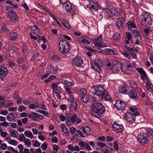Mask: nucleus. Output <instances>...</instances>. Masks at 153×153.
<instances>
[{
    "mask_svg": "<svg viewBox=\"0 0 153 153\" xmlns=\"http://www.w3.org/2000/svg\"><path fill=\"white\" fill-rule=\"evenodd\" d=\"M92 112L91 115L97 118H100L101 116L99 114H103L105 111V107L99 102H97L92 104L91 106Z\"/></svg>",
    "mask_w": 153,
    "mask_h": 153,
    "instance_id": "nucleus-1",
    "label": "nucleus"
},
{
    "mask_svg": "<svg viewBox=\"0 0 153 153\" xmlns=\"http://www.w3.org/2000/svg\"><path fill=\"white\" fill-rule=\"evenodd\" d=\"M91 91L94 94L99 96V100H102L103 99V97L106 93V90L101 85L92 87Z\"/></svg>",
    "mask_w": 153,
    "mask_h": 153,
    "instance_id": "nucleus-2",
    "label": "nucleus"
},
{
    "mask_svg": "<svg viewBox=\"0 0 153 153\" xmlns=\"http://www.w3.org/2000/svg\"><path fill=\"white\" fill-rule=\"evenodd\" d=\"M71 45L66 40H61L59 42V50L62 53H66L70 50Z\"/></svg>",
    "mask_w": 153,
    "mask_h": 153,
    "instance_id": "nucleus-3",
    "label": "nucleus"
},
{
    "mask_svg": "<svg viewBox=\"0 0 153 153\" xmlns=\"http://www.w3.org/2000/svg\"><path fill=\"white\" fill-rule=\"evenodd\" d=\"M121 69L124 74L129 75L132 72V70L131 68V65L128 63H122L121 65Z\"/></svg>",
    "mask_w": 153,
    "mask_h": 153,
    "instance_id": "nucleus-4",
    "label": "nucleus"
},
{
    "mask_svg": "<svg viewBox=\"0 0 153 153\" xmlns=\"http://www.w3.org/2000/svg\"><path fill=\"white\" fill-rule=\"evenodd\" d=\"M148 135L143 132H141L137 136V140L138 141L143 145L145 144L148 141L147 139Z\"/></svg>",
    "mask_w": 153,
    "mask_h": 153,
    "instance_id": "nucleus-5",
    "label": "nucleus"
},
{
    "mask_svg": "<svg viewBox=\"0 0 153 153\" xmlns=\"http://www.w3.org/2000/svg\"><path fill=\"white\" fill-rule=\"evenodd\" d=\"M95 66L93 65L92 68L98 73H100L101 71V68L102 63V61L98 58H96L94 60Z\"/></svg>",
    "mask_w": 153,
    "mask_h": 153,
    "instance_id": "nucleus-6",
    "label": "nucleus"
},
{
    "mask_svg": "<svg viewBox=\"0 0 153 153\" xmlns=\"http://www.w3.org/2000/svg\"><path fill=\"white\" fill-rule=\"evenodd\" d=\"M106 10L105 12L106 16L108 18H110L113 16H118L122 13V10Z\"/></svg>",
    "mask_w": 153,
    "mask_h": 153,
    "instance_id": "nucleus-7",
    "label": "nucleus"
},
{
    "mask_svg": "<svg viewBox=\"0 0 153 153\" xmlns=\"http://www.w3.org/2000/svg\"><path fill=\"white\" fill-rule=\"evenodd\" d=\"M136 116L131 112H127L125 115V119L129 123H132L135 121V117Z\"/></svg>",
    "mask_w": 153,
    "mask_h": 153,
    "instance_id": "nucleus-8",
    "label": "nucleus"
},
{
    "mask_svg": "<svg viewBox=\"0 0 153 153\" xmlns=\"http://www.w3.org/2000/svg\"><path fill=\"white\" fill-rule=\"evenodd\" d=\"M114 106L117 109L122 111L124 110L126 107L125 103L123 101L120 100L117 101Z\"/></svg>",
    "mask_w": 153,
    "mask_h": 153,
    "instance_id": "nucleus-9",
    "label": "nucleus"
},
{
    "mask_svg": "<svg viewBox=\"0 0 153 153\" xmlns=\"http://www.w3.org/2000/svg\"><path fill=\"white\" fill-rule=\"evenodd\" d=\"M8 73L7 68L4 66L0 65V78L5 77Z\"/></svg>",
    "mask_w": 153,
    "mask_h": 153,
    "instance_id": "nucleus-10",
    "label": "nucleus"
},
{
    "mask_svg": "<svg viewBox=\"0 0 153 153\" xmlns=\"http://www.w3.org/2000/svg\"><path fill=\"white\" fill-rule=\"evenodd\" d=\"M87 7L88 8H92L94 10H99L101 9L99 6L98 3L93 0H91L90 1L89 4L87 5Z\"/></svg>",
    "mask_w": 153,
    "mask_h": 153,
    "instance_id": "nucleus-11",
    "label": "nucleus"
},
{
    "mask_svg": "<svg viewBox=\"0 0 153 153\" xmlns=\"http://www.w3.org/2000/svg\"><path fill=\"white\" fill-rule=\"evenodd\" d=\"M73 65L77 67H79L83 63V61L82 59L79 57H76L73 60Z\"/></svg>",
    "mask_w": 153,
    "mask_h": 153,
    "instance_id": "nucleus-12",
    "label": "nucleus"
},
{
    "mask_svg": "<svg viewBox=\"0 0 153 153\" xmlns=\"http://www.w3.org/2000/svg\"><path fill=\"white\" fill-rule=\"evenodd\" d=\"M112 126L114 130L117 133L122 132L123 131L124 128L123 126L119 125L116 122H114Z\"/></svg>",
    "mask_w": 153,
    "mask_h": 153,
    "instance_id": "nucleus-13",
    "label": "nucleus"
},
{
    "mask_svg": "<svg viewBox=\"0 0 153 153\" xmlns=\"http://www.w3.org/2000/svg\"><path fill=\"white\" fill-rule=\"evenodd\" d=\"M8 15L12 21L16 22L17 20L18 17L17 14L15 13L10 11L8 12Z\"/></svg>",
    "mask_w": 153,
    "mask_h": 153,
    "instance_id": "nucleus-14",
    "label": "nucleus"
},
{
    "mask_svg": "<svg viewBox=\"0 0 153 153\" xmlns=\"http://www.w3.org/2000/svg\"><path fill=\"white\" fill-rule=\"evenodd\" d=\"M128 89V85H123L120 86L119 91L121 93L124 94L127 91Z\"/></svg>",
    "mask_w": 153,
    "mask_h": 153,
    "instance_id": "nucleus-15",
    "label": "nucleus"
},
{
    "mask_svg": "<svg viewBox=\"0 0 153 153\" xmlns=\"http://www.w3.org/2000/svg\"><path fill=\"white\" fill-rule=\"evenodd\" d=\"M121 64H114L112 66V70L113 72L115 73H117L118 71H119L121 68Z\"/></svg>",
    "mask_w": 153,
    "mask_h": 153,
    "instance_id": "nucleus-16",
    "label": "nucleus"
},
{
    "mask_svg": "<svg viewBox=\"0 0 153 153\" xmlns=\"http://www.w3.org/2000/svg\"><path fill=\"white\" fill-rule=\"evenodd\" d=\"M129 96L133 100H137L138 98V96L136 92L133 90H131L129 92Z\"/></svg>",
    "mask_w": 153,
    "mask_h": 153,
    "instance_id": "nucleus-17",
    "label": "nucleus"
},
{
    "mask_svg": "<svg viewBox=\"0 0 153 153\" xmlns=\"http://www.w3.org/2000/svg\"><path fill=\"white\" fill-rule=\"evenodd\" d=\"M136 70H137L140 74L143 75V76L147 79V82H149V80L147 77V76L146 75L145 72L142 68H136Z\"/></svg>",
    "mask_w": 153,
    "mask_h": 153,
    "instance_id": "nucleus-18",
    "label": "nucleus"
},
{
    "mask_svg": "<svg viewBox=\"0 0 153 153\" xmlns=\"http://www.w3.org/2000/svg\"><path fill=\"white\" fill-rule=\"evenodd\" d=\"M124 19L122 18H120L117 19L116 22L117 26L119 28L122 27V25L124 23Z\"/></svg>",
    "mask_w": 153,
    "mask_h": 153,
    "instance_id": "nucleus-19",
    "label": "nucleus"
},
{
    "mask_svg": "<svg viewBox=\"0 0 153 153\" xmlns=\"http://www.w3.org/2000/svg\"><path fill=\"white\" fill-rule=\"evenodd\" d=\"M30 29L34 34H37L39 33V29L36 25H34V26L30 27Z\"/></svg>",
    "mask_w": 153,
    "mask_h": 153,
    "instance_id": "nucleus-20",
    "label": "nucleus"
},
{
    "mask_svg": "<svg viewBox=\"0 0 153 153\" xmlns=\"http://www.w3.org/2000/svg\"><path fill=\"white\" fill-rule=\"evenodd\" d=\"M129 110L133 112V113H132L134 115L137 116L140 114V113L139 111H138L137 109V108L130 107L129 108Z\"/></svg>",
    "mask_w": 153,
    "mask_h": 153,
    "instance_id": "nucleus-21",
    "label": "nucleus"
},
{
    "mask_svg": "<svg viewBox=\"0 0 153 153\" xmlns=\"http://www.w3.org/2000/svg\"><path fill=\"white\" fill-rule=\"evenodd\" d=\"M62 4L63 7H65L66 10H71V4L70 2L67 1Z\"/></svg>",
    "mask_w": 153,
    "mask_h": 153,
    "instance_id": "nucleus-22",
    "label": "nucleus"
},
{
    "mask_svg": "<svg viewBox=\"0 0 153 153\" xmlns=\"http://www.w3.org/2000/svg\"><path fill=\"white\" fill-rule=\"evenodd\" d=\"M77 107V104L75 101H73L71 102L70 107V110L73 111L76 110Z\"/></svg>",
    "mask_w": 153,
    "mask_h": 153,
    "instance_id": "nucleus-23",
    "label": "nucleus"
},
{
    "mask_svg": "<svg viewBox=\"0 0 153 153\" xmlns=\"http://www.w3.org/2000/svg\"><path fill=\"white\" fill-rule=\"evenodd\" d=\"M81 99L82 101L84 103H87L90 100L89 95H86L81 96Z\"/></svg>",
    "mask_w": 153,
    "mask_h": 153,
    "instance_id": "nucleus-24",
    "label": "nucleus"
},
{
    "mask_svg": "<svg viewBox=\"0 0 153 153\" xmlns=\"http://www.w3.org/2000/svg\"><path fill=\"white\" fill-rule=\"evenodd\" d=\"M83 131H84L85 134L88 135L91 134V128L88 126H85L84 128Z\"/></svg>",
    "mask_w": 153,
    "mask_h": 153,
    "instance_id": "nucleus-25",
    "label": "nucleus"
},
{
    "mask_svg": "<svg viewBox=\"0 0 153 153\" xmlns=\"http://www.w3.org/2000/svg\"><path fill=\"white\" fill-rule=\"evenodd\" d=\"M18 34L17 33L12 32L10 33V39L13 40H15L18 37Z\"/></svg>",
    "mask_w": 153,
    "mask_h": 153,
    "instance_id": "nucleus-26",
    "label": "nucleus"
},
{
    "mask_svg": "<svg viewBox=\"0 0 153 153\" xmlns=\"http://www.w3.org/2000/svg\"><path fill=\"white\" fill-rule=\"evenodd\" d=\"M125 48L129 51L131 52H133V53H135V52H137L138 51L135 49H134L133 48H130L127 45H125L124 46Z\"/></svg>",
    "mask_w": 153,
    "mask_h": 153,
    "instance_id": "nucleus-27",
    "label": "nucleus"
},
{
    "mask_svg": "<svg viewBox=\"0 0 153 153\" xmlns=\"http://www.w3.org/2000/svg\"><path fill=\"white\" fill-rule=\"evenodd\" d=\"M10 132L12 137H16L18 136V134L16 130H13V129H11Z\"/></svg>",
    "mask_w": 153,
    "mask_h": 153,
    "instance_id": "nucleus-28",
    "label": "nucleus"
},
{
    "mask_svg": "<svg viewBox=\"0 0 153 153\" xmlns=\"http://www.w3.org/2000/svg\"><path fill=\"white\" fill-rule=\"evenodd\" d=\"M132 35L133 36L135 37H138L139 36H140L139 32L137 30H133L131 32Z\"/></svg>",
    "mask_w": 153,
    "mask_h": 153,
    "instance_id": "nucleus-29",
    "label": "nucleus"
},
{
    "mask_svg": "<svg viewBox=\"0 0 153 153\" xmlns=\"http://www.w3.org/2000/svg\"><path fill=\"white\" fill-rule=\"evenodd\" d=\"M142 17V19H143V20L144 21L146 19L150 17V16L148 12H144L143 13Z\"/></svg>",
    "mask_w": 153,
    "mask_h": 153,
    "instance_id": "nucleus-30",
    "label": "nucleus"
},
{
    "mask_svg": "<svg viewBox=\"0 0 153 153\" xmlns=\"http://www.w3.org/2000/svg\"><path fill=\"white\" fill-rule=\"evenodd\" d=\"M113 38L114 39L117 40L120 39L121 36L120 33L118 32H117L114 34Z\"/></svg>",
    "mask_w": 153,
    "mask_h": 153,
    "instance_id": "nucleus-31",
    "label": "nucleus"
},
{
    "mask_svg": "<svg viewBox=\"0 0 153 153\" xmlns=\"http://www.w3.org/2000/svg\"><path fill=\"white\" fill-rule=\"evenodd\" d=\"M79 93V94L81 95V96H84L87 94V91L85 89L82 88L80 90Z\"/></svg>",
    "mask_w": 153,
    "mask_h": 153,
    "instance_id": "nucleus-32",
    "label": "nucleus"
},
{
    "mask_svg": "<svg viewBox=\"0 0 153 153\" xmlns=\"http://www.w3.org/2000/svg\"><path fill=\"white\" fill-rule=\"evenodd\" d=\"M61 22L65 27L68 29H70V26L67 22L64 20H61Z\"/></svg>",
    "mask_w": 153,
    "mask_h": 153,
    "instance_id": "nucleus-33",
    "label": "nucleus"
},
{
    "mask_svg": "<svg viewBox=\"0 0 153 153\" xmlns=\"http://www.w3.org/2000/svg\"><path fill=\"white\" fill-rule=\"evenodd\" d=\"M25 134L26 136L30 138H32L33 137V136L32 132L29 131H26L25 132Z\"/></svg>",
    "mask_w": 153,
    "mask_h": 153,
    "instance_id": "nucleus-34",
    "label": "nucleus"
},
{
    "mask_svg": "<svg viewBox=\"0 0 153 153\" xmlns=\"http://www.w3.org/2000/svg\"><path fill=\"white\" fill-rule=\"evenodd\" d=\"M58 84H56V83H53L52 84V86H53V92L55 93H57V92L56 91L58 90Z\"/></svg>",
    "mask_w": 153,
    "mask_h": 153,
    "instance_id": "nucleus-35",
    "label": "nucleus"
},
{
    "mask_svg": "<svg viewBox=\"0 0 153 153\" xmlns=\"http://www.w3.org/2000/svg\"><path fill=\"white\" fill-rule=\"evenodd\" d=\"M25 143V145L27 146L28 147H30L31 146V143L30 140L27 138L25 139L24 141Z\"/></svg>",
    "mask_w": 153,
    "mask_h": 153,
    "instance_id": "nucleus-36",
    "label": "nucleus"
},
{
    "mask_svg": "<svg viewBox=\"0 0 153 153\" xmlns=\"http://www.w3.org/2000/svg\"><path fill=\"white\" fill-rule=\"evenodd\" d=\"M130 84L132 88L135 89L137 88V84L134 81H130Z\"/></svg>",
    "mask_w": 153,
    "mask_h": 153,
    "instance_id": "nucleus-37",
    "label": "nucleus"
},
{
    "mask_svg": "<svg viewBox=\"0 0 153 153\" xmlns=\"http://www.w3.org/2000/svg\"><path fill=\"white\" fill-rule=\"evenodd\" d=\"M77 117V115L76 114H73V116L71 118L70 120L72 123H73L75 122Z\"/></svg>",
    "mask_w": 153,
    "mask_h": 153,
    "instance_id": "nucleus-38",
    "label": "nucleus"
},
{
    "mask_svg": "<svg viewBox=\"0 0 153 153\" xmlns=\"http://www.w3.org/2000/svg\"><path fill=\"white\" fill-rule=\"evenodd\" d=\"M47 71L49 73H54V69L51 66H48L47 69Z\"/></svg>",
    "mask_w": 153,
    "mask_h": 153,
    "instance_id": "nucleus-39",
    "label": "nucleus"
},
{
    "mask_svg": "<svg viewBox=\"0 0 153 153\" xmlns=\"http://www.w3.org/2000/svg\"><path fill=\"white\" fill-rule=\"evenodd\" d=\"M143 22L147 25H150L151 23V19L150 17L148 18L147 19H146L143 21Z\"/></svg>",
    "mask_w": 153,
    "mask_h": 153,
    "instance_id": "nucleus-40",
    "label": "nucleus"
},
{
    "mask_svg": "<svg viewBox=\"0 0 153 153\" xmlns=\"http://www.w3.org/2000/svg\"><path fill=\"white\" fill-rule=\"evenodd\" d=\"M84 46L86 48L91 51L93 53H94L95 52V51L93 49L91 48L90 46L87 45L86 44H84Z\"/></svg>",
    "mask_w": 153,
    "mask_h": 153,
    "instance_id": "nucleus-41",
    "label": "nucleus"
},
{
    "mask_svg": "<svg viewBox=\"0 0 153 153\" xmlns=\"http://www.w3.org/2000/svg\"><path fill=\"white\" fill-rule=\"evenodd\" d=\"M143 32L145 33L146 36H148L150 33L152 32V31L149 28H145Z\"/></svg>",
    "mask_w": 153,
    "mask_h": 153,
    "instance_id": "nucleus-42",
    "label": "nucleus"
},
{
    "mask_svg": "<svg viewBox=\"0 0 153 153\" xmlns=\"http://www.w3.org/2000/svg\"><path fill=\"white\" fill-rule=\"evenodd\" d=\"M1 31L2 33H4L7 31L8 32L9 30L7 28L6 26L5 25H4L2 27Z\"/></svg>",
    "mask_w": 153,
    "mask_h": 153,
    "instance_id": "nucleus-43",
    "label": "nucleus"
},
{
    "mask_svg": "<svg viewBox=\"0 0 153 153\" xmlns=\"http://www.w3.org/2000/svg\"><path fill=\"white\" fill-rule=\"evenodd\" d=\"M8 142L9 144L13 145H16L17 144V142L16 140L13 139H10L8 141Z\"/></svg>",
    "mask_w": 153,
    "mask_h": 153,
    "instance_id": "nucleus-44",
    "label": "nucleus"
},
{
    "mask_svg": "<svg viewBox=\"0 0 153 153\" xmlns=\"http://www.w3.org/2000/svg\"><path fill=\"white\" fill-rule=\"evenodd\" d=\"M64 83L65 84L67 85V86H66L65 87H71L73 85L72 82H69L66 80L64 81Z\"/></svg>",
    "mask_w": 153,
    "mask_h": 153,
    "instance_id": "nucleus-45",
    "label": "nucleus"
},
{
    "mask_svg": "<svg viewBox=\"0 0 153 153\" xmlns=\"http://www.w3.org/2000/svg\"><path fill=\"white\" fill-rule=\"evenodd\" d=\"M59 147L56 145L54 144L53 145V149L54 150V153H57L59 150Z\"/></svg>",
    "mask_w": 153,
    "mask_h": 153,
    "instance_id": "nucleus-46",
    "label": "nucleus"
},
{
    "mask_svg": "<svg viewBox=\"0 0 153 153\" xmlns=\"http://www.w3.org/2000/svg\"><path fill=\"white\" fill-rule=\"evenodd\" d=\"M99 41H96L95 39L94 41V43L95 45H97L98 47H104L103 46H102V44L99 42Z\"/></svg>",
    "mask_w": 153,
    "mask_h": 153,
    "instance_id": "nucleus-47",
    "label": "nucleus"
},
{
    "mask_svg": "<svg viewBox=\"0 0 153 153\" xmlns=\"http://www.w3.org/2000/svg\"><path fill=\"white\" fill-rule=\"evenodd\" d=\"M19 140L22 141H24L25 140V137L23 134H21L19 136Z\"/></svg>",
    "mask_w": 153,
    "mask_h": 153,
    "instance_id": "nucleus-48",
    "label": "nucleus"
},
{
    "mask_svg": "<svg viewBox=\"0 0 153 153\" xmlns=\"http://www.w3.org/2000/svg\"><path fill=\"white\" fill-rule=\"evenodd\" d=\"M18 147L19 150V153H22L23 152V146L22 144H19L18 145Z\"/></svg>",
    "mask_w": 153,
    "mask_h": 153,
    "instance_id": "nucleus-49",
    "label": "nucleus"
},
{
    "mask_svg": "<svg viewBox=\"0 0 153 153\" xmlns=\"http://www.w3.org/2000/svg\"><path fill=\"white\" fill-rule=\"evenodd\" d=\"M38 111L40 113L43 114V115L46 116H48L49 115V113L47 111H45L40 110H38Z\"/></svg>",
    "mask_w": 153,
    "mask_h": 153,
    "instance_id": "nucleus-50",
    "label": "nucleus"
},
{
    "mask_svg": "<svg viewBox=\"0 0 153 153\" xmlns=\"http://www.w3.org/2000/svg\"><path fill=\"white\" fill-rule=\"evenodd\" d=\"M114 147L116 151H117L118 149V145L117 141H114Z\"/></svg>",
    "mask_w": 153,
    "mask_h": 153,
    "instance_id": "nucleus-51",
    "label": "nucleus"
},
{
    "mask_svg": "<svg viewBox=\"0 0 153 153\" xmlns=\"http://www.w3.org/2000/svg\"><path fill=\"white\" fill-rule=\"evenodd\" d=\"M106 52L107 53H109L111 54L114 55L115 53V51L112 50V49H108L106 51Z\"/></svg>",
    "mask_w": 153,
    "mask_h": 153,
    "instance_id": "nucleus-52",
    "label": "nucleus"
},
{
    "mask_svg": "<svg viewBox=\"0 0 153 153\" xmlns=\"http://www.w3.org/2000/svg\"><path fill=\"white\" fill-rule=\"evenodd\" d=\"M146 134H148V135H150L153 137V130L150 128L148 129Z\"/></svg>",
    "mask_w": 153,
    "mask_h": 153,
    "instance_id": "nucleus-53",
    "label": "nucleus"
},
{
    "mask_svg": "<svg viewBox=\"0 0 153 153\" xmlns=\"http://www.w3.org/2000/svg\"><path fill=\"white\" fill-rule=\"evenodd\" d=\"M48 145L45 142L41 145V148L42 150H45L47 149Z\"/></svg>",
    "mask_w": 153,
    "mask_h": 153,
    "instance_id": "nucleus-54",
    "label": "nucleus"
},
{
    "mask_svg": "<svg viewBox=\"0 0 153 153\" xmlns=\"http://www.w3.org/2000/svg\"><path fill=\"white\" fill-rule=\"evenodd\" d=\"M39 55V53H38L35 52L33 56H32V57L31 59V61H33L34 60V59L35 58H37L38 55Z\"/></svg>",
    "mask_w": 153,
    "mask_h": 153,
    "instance_id": "nucleus-55",
    "label": "nucleus"
},
{
    "mask_svg": "<svg viewBox=\"0 0 153 153\" xmlns=\"http://www.w3.org/2000/svg\"><path fill=\"white\" fill-rule=\"evenodd\" d=\"M52 58L53 60H55L56 59H58L59 60V61H62V60L61 58L59 56L57 55H55L52 56Z\"/></svg>",
    "mask_w": 153,
    "mask_h": 153,
    "instance_id": "nucleus-56",
    "label": "nucleus"
},
{
    "mask_svg": "<svg viewBox=\"0 0 153 153\" xmlns=\"http://www.w3.org/2000/svg\"><path fill=\"white\" fill-rule=\"evenodd\" d=\"M97 144L98 146H100L102 148L106 146V144L105 143H103L100 141L98 142L97 143Z\"/></svg>",
    "mask_w": 153,
    "mask_h": 153,
    "instance_id": "nucleus-57",
    "label": "nucleus"
},
{
    "mask_svg": "<svg viewBox=\"0 0 153 153\" xmlns=\"http://www.w3.org/2000/svg\"><path fill=\"white\" fill-rule=\"evenodd\" d=\"M123 55L128 58H130L131 57L130 53L127 51H125Z\"/></svg>",
    "mask_w": 153,
    "mask_h": 153,
    "instance_id": "nucleus-58",
    "label": "nucleus"
},
{
    "mask_svg": "<svg viewBox=\"0 0 153 153\" xmlns=\"http://www.w3.org/2000/svg\"><path fill=\"white\" fill-rule=\"evenodd\" d=\"M18 97V93L17 91H15L13 96V98L15 99H17Z\"/></svg>",
    "mask_w": 153,
    "mask_h": 153,
    "instance_id": "nucleus-59",
    "label": "nucleus"
},
{
    "mask_svg": "<svg viewBox=\"0 0 153 153\" xmlns=\"http://www.w3.org/2000/svg\"><path fill=\"white\" fill-rule=\"evenodd\" d=\"M76 131V128L74 127H71L70 128V131L71 134H74L75 133Z\"/></svg>",
    "mask_w": 153,
    "mask_h": 153,
    "instance_id": "nucleus-60",
    "label": "nucleus"
},
{
    "mask_svg": "<svg viewBox=\"0 0 153 153\" xmlns=\"http://www.w3.org/2000/svg\"><path fill=\"white\" fill-rule=\"evenodd\" d=\"M11 114H9L7 117V119L9 121H11L13 120V118H12Z\"/></svg>",
    "mask_w": 153,
    "mask_h": 153,
    "instance_id": "nucleus-61",
    "label": "nucleus"
},
{
    "mask_svg": "<svg viewBox=\"0 0 153 153\" xmlns=\"http://www.w3.org/2000/svg\"><path fill=\"white\" fill-rule=\"evenodd\" d=\"M26 109V107L23 105H20L18 111L20 112H22L23 110H25Z\"/></svg>",
    "mask_w": 153,
    "mask_h": 153,
    "instance_id": "nucleus-62",
    "label": "nucleus"
},
{
    "mask_svg": "<svg viewBox=\"0 0 153 153\" xmlns=\"http://www.w3.org/2000/svg\"><path fill=\"white\" fill-rule=\"evenodd\" d=\"M51 141L53 143H57L58 142V140L56 137H53L51 139Z\"/></svg>",
    "mask_w": 153,
    "mask_h": 153,
    "instance_id": "nucleus-63",
    "label": "nucleus"
},
{
    "mask_svg": "<svg viewBox=\"0 0 153 153\" xmlns=\"http://www.w3.org/2000/svg\"><path fill=\"white\" fill-rule=\"evenodd\" d=\"M105 100L109 101L111 100L112 99L110 97V95L108 94H107L105 97Z\"/></svg>",
    "mask_w": 153,
    "mask_h": 153,
    "instance_id": "nucleus-64",
    "label": "nucleus"
}]
</instances>
